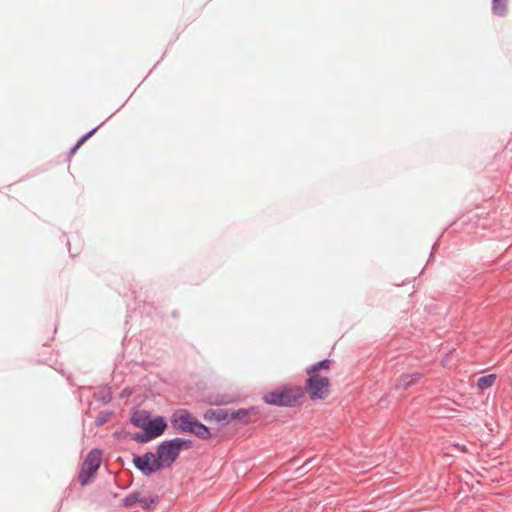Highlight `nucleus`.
I'll return each instance as SVG.
<instances>
[{
  "label": "nucleus",
  "instance_id": "obj_19",
  "mask_svg": "<svg viewBox=\"0 0 512 512\" xmlns=\"http://www.w3.org/2000/svg\"><path fill=\"white\" fill-rule=\"evenodd\" d=\"M113 412L111 411H102L100 412L96 419H95V425L97 427L103 426L105 423L109 421V419L112 417Z\"/></svg>",
  "mask_w": 512,
  "mask_h": 512
},
{
  "label": "nucleus",
  "instance_id": "obj_5",
  "mask_svg": "<svg viewBox=\"0 0 512 512\" xmlns=\"http://www.w3.org/2000/svg\"><path fill=\"white\" fill-rule=\"evenodd\" d=\"M102 451L100 449H92L86 456L81 471L79 473V482L82 486H86L91 477L97 472L101 465Z\"/></svg>",
  "mask_w": 512,
  "mask_h": 512
},
{
  "label": "nucleus",
  "instance_id": "obj_7",
  "mask_svg": "<svg viewBox=\"0 0 512 512\" xmlns=\"http://www.w3.org/2000/svg\"><path fill=\"white\" fill-rule=\"evenodd\" d=\"M151 418V414L146 410H135L133 411L130 422L133 426L145 429L149 419Z\"/></svg>",
  "mask_w": 512,
  "mask_h": 512
},
{
  "label": "nucleus",
  "instance_id": "obj_15",
  "mask_svg": "<svg viewBox=\"0 0 512 512\" xmlns=\"http://www.w3.org/2000/svg\"><path fill=\"white\" fill-rule=\"evenodd\" d=\"M495 380H496L495 374H489V375L482 376L477 381V388L481 391L487 390L488 388H490L493 385Z\"/></svg>",
  "mask_w": 512,
  "mask_h": 512
},
{
  "label": "nucleus",
  "instance_id": "obj_10",
  "mask_svg": "<svg viewBox=\"0 0 512 512\" xmlns=\"http://www.w3.org/2000/svg\"><path fill=\"white\" fill-rule=\"evenodd\" d=\"M256 413V408L251 407L249 409L240 408L238 410L230 411V420H238L241 423H247L251 414Z\"/></svg>",
  "mask_w": 512,
  "mask_h": 512
},
{
  "label": "nucleus",
  "instance_id": "obj_13",
  "mask_svg": "<svg viewBox=\"0 0 512 512\" xmlns=\"http://www.w3.org/2000/svg\"><path fill=\"white\" fill-rule=\"evenodd\" d=\"M508 0H492V13L496 16L503 17L507 13Z\"/></svg>",
  "mask_w": 512,
  "mask_h": 512
},
{
  "label": "nucleus",
  "instance_id": "obj_3",
  "mask_svg": "<svg viewBox=\"0 0 512 512\" xmlns=\"http://www.w3.org/2000/svg\"><path fill=\"white\" fill-rule=\"evenodd\" d=\"M304 396V391L300 386L285 385L278 390L267 392L263 396L265 403L278 407L295 406Z\"/></svg>",
  "mask_w": 512,
  "mask_h": 512
},
{
  "label": "nucleus",
  "instance_id": "obj_2",
  "mask_svg": "<svg viewBox=\"0 0 512 512\" xmlns=\"http://www.w3.org/2000/svg\"><path fill=\"white\" fill-rule=\"evenodd\" d=\"M169 420L175 433H190L201 440H208L211 437L210 428L186 409L174 411Z\"/></svg>",
  "mask_w": 512,
  "mask_h": 512
},
{
  "label": "nucleus",
  "instance_id": "obj_6",
  "mask_svg": "<svg viewBox=\"0 0 512 512\" xmlns=\"http://www.w3.org/2000/svg\"><path fill=\"white\" fill-rule=\"evenodd\" d=\"M305 387L310 399H324L329 394L330 381L328 377L320 375H308Z\"/></svg>",
  "mask_w": 512,
  "mask_h": 512
},
{
  "label": "nucleus",
  "instance_id": "obj_4",
  "mask_svg": "<svg viewBox=\"0 0 512 512\" xmlns=\"http://www.w3.org/2000/svg\"><path fill=\"white\" fill-rule=\"evenodd\" d=\"M167 428V421L163 416H155L150 418L143 432H136L132 435V439L137 443H148L151 440L164 434Z\"/></svg>",
  "mask_w": 512,
  "mask_h": 512
},
{
  "label": "nucleus",
  "instance_id": "obj_18",
  "mask_svg": "<svg viewBox=\"0 0 512 512\" xmlns=\"http://www.w3.org/2000/svg\"><path fill=\"white\" fill-rule=\"evenodd\" d=\"M158 502L157 496L142 497L140 496V505L143 509H150Z\"/></svg>",
  "mask_w": 512,
  "mask_h": 512
},
{
  "label": "nucleus",
  "instance_id": "obj_11",
  "mask_svg": "<svg viewBox=\"0 0 512 512\" xmlns=\"http://www.w3.org/2000/svg\"><path fill=\"white\" fill-rule=\"evenodd\" d=\"M236 401H237L236 395L222 393V394H216L210 403L212 405L224 406V405L235 403Z\"/></svg>",
  "mask_w": 512,
  "mask_h": 512
},
{
  "label": "nucleus",
  "instance_id": "obj_12",
  "mask_svg": "<svg viewBox=\"0 0 512 512\" xmlns=\"http://www.w3.org/2000/svg\"><path fill=\"white\" fill-rule=\"evenodd\" d=\"M330 363H331V360L329 359H324V360H321L315 364H312L311 366H309L307 369H306V373L308 375H319L318 372L320 370H325V371H328L330 369Z\"/></svg>",
  "mask_w": 512,
  "mask_h": 512
},
{
  "label": "nucleus",
  "instance_id": "obj_8",
  "mask_svg": "<svg viewBox=\"0 0 512 512\" xmlns=\"http://www.w3.org/2000/svg\"><path fill=\"white\" fill-rule=\"evenodd\" d=\"M421 378L422 374L418 372L412 374H404L397 380L396 389L406 390L413 384L419 382Z\"/></svg>",
  "mask_w": 512,
  "mask_h": 512
},
{
  "label": "nucleus",
  "instance_id": "obj_14",
  "mask_svg": "<svg viewBox=\"0 0 512 512\" xmlns=\"http://www.w3.org/2000/svg\"><path fill=\"white\" fill-rule=\"evenodd\" d=\"M97 401L101 402L103 405H107L112 400V392L109 386L100 387L97 395L95 396Z\"/></svg>",
  "mask_w": 512,
  "mask_h": 512
},
{
  "label": "nucleus",
  "instance_id": "obj_9",
  "mask_svg": "<svg viewBox=\"0 0 512 512\" xmlns=\"http://www.w3.org/2000/svg\"><path fill=\"white\" fill-rule=\"evenodd\" d=\"M203 417L207 421L215 420L217 422H225L229 421L230 411L227 409H208Z\"/></svg>",
  "mask_w": 512,
  "mask_h": 512
},
{
  "label": "nucleus",
  "instance_id": "obj_16",
  "mask_svg": "<svg viewBox=\"0 0 512 512\" xmlns=\"http://www.w3.org/2000/svg\"><path fill=\"white\" fill-rule=\"evenodd\" d=\"M105 122H102L97 127L91 129L89 132H87L85 135H83L77 143L70 149V154H73L82 146Z\"/></svg>",
  "mask_w": 512,
  "mask_h": 512
},
{
  "label": "nucleus",
  "instance_id": "obj_17",
  "mask_svg": "<svg viewBox=\"0 0 512 512\" xmlns=\"http://www.w3.org/2000/svg\"><path fill=\"white\" fill-rule=\"evenodd\" d=\"M141 493L138 491H133L129 495H127L123 500L124 507H132L135 503H139Z\"/></svg>",
  "mask_w": 512,
  "mask_h": 512
},
{
  "label": "nucleus",
  "instance_id": "obj_1",
  "mask_svg": "<svg viewBox=\"0 0 512 512\" xmlns=\"http://www.w3.org/2000/svg\"><path fill=\"white\" fill-rule=\"evenodd\" d=\"M192 441L182 437H176L162 441L155 452L148 451L143 455H133V465L144 476H150L157 471L172 467L179 458L183 447H190Z\"/></svg>",
  "mask_w": 512,
  "mask_h": 512
}]
</instances>
